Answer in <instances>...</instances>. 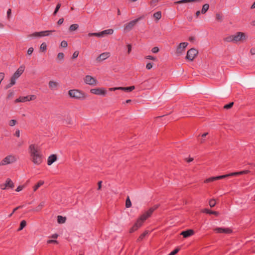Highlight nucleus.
<instances>
[{
  "mask_svg": "<svg viewBox=\"0 0 255 255\" xmlns=\"http://www.w3.org/2000/svg\"><path fill=\"white\" fill-rule=\"evenodd\" d=\"M246 36L245 33L238 32L235 34L230 35L224 38V40L229 42L237 43L239 41L246 39Z\"/></svg>",
  "mask_w": 255,
  "mask_h": 255,
  "instance_id": "obj_1",
  "label": "nucleus"
},
{
  "mask_svg": "<svg viewBox=\"0 0 255 255\" xmlns=\"http://www.w3.org/2000/svg\"><path fill=\"white\" fill-rule=\"evenodd\" d=\"M68 94L70 97L77 100H84L86 98L85 93L77 89L70 90Z\"/></svg>",
  "mask_w": 255,
  "mask_h": 255,
  "instance_id": "obj_2",
  "label": "nucleus"
},
{
  "mask_svg": "<svg viewBox=\"0 0 255 255\" xmlns=\"http://www.w3.org/2000/svg\"><path fill=\"white\" fill-rule=\"evenodd\" d=\"M17 157L15 155H9L4 157L0 162V166H3L15 162Z\"/></svg>",
  "mask_w": 255,
  "mask_h": 255,
  "instance_id": "obj_3",
  "label": "nucleus"
},
{
  "mask_svg": "<svg viewBox=\"0 0 255 255\" xmlns=\"http://www.w3.org/2000/svg\"><path fill=\"white\" fill-rule=\"evenodd\" d=\"M28 151L30 157L41 153L39 147L35 144H31L29 146Z\"/></svg>",
  "mask_w": 255,
  "mask_h": 255,
  "instance_id": "obj_4",
  "label": "nucleus"
},
{
  "mask_svg": "<svg viewBox=\"0 0 255 255\" xmlns=\"http://www.w3.org/2000/svg\"><path fill=\"white\" fill-rule=\"evenodd\" d=\"M198 54V51L197 49L193 48H191L187 52L186 59L192 61Z\"/></svg>",
  "mask_w": 255,
  "mask_h": 255,
  "instance_id": "obj_5",
  "label": "nucleus"
},
{
  "mask_svg": "<svg viewBox=\"0 0 255 255\" xmlns=\"http://www.w3.org/2000/svg\"><path fill=\"white\" fill-rule=\"evenodd\" d=\"M140 19V18L139 17L134 20H131L129 22L125 24L124 26V30L126 32H128L130 31L135 25L137 22Z\"/></svg>",
  "mask_w": 255,
  "mask_h": 255,
  "instance_id": "obj_6",
  "label": "nucleus"
},
{
  "mask_svg": "<svg viewBox=\"0 0 255 255\" xmlns=\"http://www.w3.org/2000/svg\"><path fill=\"white\" fill-rule=\"evenodd\" d=\"M36 96L34 95H28L26 96L19 97L15 100V103L25 102L26 101H33L35 100Z\"/></svg>",
  "mask_w": 255,
  "mask_h": 255,
  "instance_id": "obj_7",
  "label": "nucleus"
},
{
  "mask_svg": "<svg viewBox=\"0 0 255 255\" xmlns=\"http://www.w3.org/2000/svg\"><path fill=\"white\" fill-rule=\"evenodd\" d=\"M159 207L158 205H155L153 207L149 208L146 212L142 214L141 216L143 220H146L148 218L151 216L154 211L157 209Z\"/></svg>",
  "mask_w": 255,
  "mask_h": 255,
  "instance_id": "obj_8",
  "label": "nucleus"
},
{
  "mask_svg": "<svg viewBox=\"0 0 255 255\" xmlns=\"http://www.w3.org/2000/svg\"><path fill=\"white\" fill-rule=\"evenodd\" d=\"M31 161L35 165H40L43 161V155L41 153L30 157Z\"/></svg>",
  "mask_w": 255,
  "mask_h": 255,
  "instance_id": "obj_9",
  "label": "nucleus"
},
{
  "mask_svg": "<svg viewBox=\"0 0 255 255\" xmlns=\"http://www.w3.org/2000/svg\"><path fill=\"white\" fill-rule=\"evenodd\" d=\"M188 42H182L180 43L177 47L176 50V54L177 55L179 56L183 53L185 50L186 47L188 46Z\"/></svg>",
  "mask_w": 255,
  "mask_h": 255,
  "instance_id": "obj_10",
  "label": "nucleus"
},
{
  "mask_svg": "<svg viewBox=\"0 0 255 255\" xmlns=\"http://www.w3.org/2000/svg\"><path fill=\"white\" fill-rule=\"evenodd\" d=\"M84 81L85 83L90 85L94 86L96 85L97 84V79L90 75L86 76L84 79Z\"/></svg>",
  "mask_w": 255,
  "mask_h": 255,
  "instance_id": "obj_11",
  "label": "nucleus"
},
{
  "mask_svg": "<svg viewBox=\"0 0 255 255\" xmlns=\"http://www.w3.org/2000/svg\"><path fill=\"white\" fill-rule=\"evenodd\" d=\"M0 187L2 190H5L7 188L12 189L14 187V184L10 179L7 178L5 183L0 184Z\"/></svg>",
  "mask_w": 255,
  "mask_h": 255,
  "instance_id": "obj_12",
  "label": "nucleus"
},
{
  "mask_svg": "<svg viewBox=\"0 0 255 255\" xmlns=\"http://www.w3.org/2000/svg\"><path fill=\"white\" fill-rule=\"evenodd\" d=\"M214 231L216 233H224L225 234H230L233 233V231L231 229L227 228H223L217 227L214 229Z\"/></svg>",
  "mask_w": 255,
  "mask_h": 255,
  "instance_id": "obj_13",
  "label": "nucleus"
},
{
  "mask_svg": "<svg viewBox=\"0 0 255 255\" xmlns=\"http://www.w3.org/2000/svg\"><path fill=\"white\" fill-rule=\"evenodd\" d=\"M90 92L97 95H105L107 93V91L104 88H99L91 89Z\"/></svg>",
  "mask_w": 255,
  "mask_h": 255,
  "instance_id": "obj_14",
  "label": "nucleus"
},
{
  "mask_svg": "<svg viewBox=\"0 0 255 255\" xmlns=\"http://www.w3.org/2000/svg\"><path fill=\"white\" fill-rule=\"evenodd\" d=\"M54 30H46V31H42L40 32H35L33 33L31 35L32 36L35 37H43L49 35L50 33L55 32Z\"/></svg>",
  "mask_w": 255,
  "mask_h": 255,
  "instance_id": "obj_15",
  "label": "nucleus"
},
{
  "mask_svg": "<svg viewBox=\"0 0 255 255\" xmlns=\"http://www.w3.org/2000/svg\"><path fill=\"white\" fill-rule=\"evenodd\" d=\"M227 177H228V175H227V174L218 176H216V177H211L210 178L206 179L204 181V183H208L209 182H212L215 180H219V179H222L225 178Z\"/></svg>",
  "mask_w": 255,
  "mask_h": 255,
  "instance_id": "obj_16",
  "label": "nucleus"
},
{
  "mask_svg": "<svg viewBox=\"0 0 255 255\" xmlns=\"http://www.w3.org/2000/svg\"><path fill=\"white\" fill-rule=\"evenodd\" d=\"M110 56V53L108 52H104L101 54L96 59L98 62H101L107 59Z\"/></svg>",
  "mask_w": 255,
  "mask_h": 255,
  "instance_id": "obj_17",
  "label": "nucleus"
},
{
  "mask_svg": "<svg viewBox=\"0 0 255 255\" xmlns=\"http://www.w3.org/2000/svg\"><path fill=\"white\" fill-rule=\"evenodd\" d=\"M24 69L25 67L24 66H20L14 72L12 76L17 79L23 73L24 71Z\"/></svg>",
  "mask_w": 255,
  "mask_h": 255,
  "instance_id": "obj_18",
  "label": "nucleus"
},
{
  "mask_svg": "<svg viewBox=\"0 0 255 255\" xmlns=\"http://www.w3.org/2000/svg\"><path fill=\"white\" fill-rule=\"evenodd\" d=\"M195 232L193 230L189 229L186 231H182L180 235H182L184 238H188L194 234Z\"/></svg>",
  "mask_w": 255,
  "mask_h": 255,
  "instance_id": "obj_19",
  "label": "nucleus"
},
{
  "mask_svg": "<svg viewBox=\"0 0 255 255\" xmlns=\"http://www.w3.org/2000/svg\"><path fill=\"white\" fill-rule=\"evenodd\" d=\"M250 172V170H245L241 171L240 172H232V173L227 174V175H228V177H230V176H237V175H242V174H246Z\"/></svg>",
  "mask_w": 255,
  "mask_h": 255,
  "instance_id": "obj_20",
  "label": "nucleus"
},
{
  "mask_svg": "<svg viewBox=\"0 0 255 255\" xmlns=\"http://www.w3.org/2000/svg\"><path fill=\"white\" fill-rule=\"evenodd\" d=\"M57 159V157L56 154L51 155L47 159V164L48 165H51L53 163L56 161Z\"/></svg>",
  "mask_w": 255,
  "mask_h": 255,
  "instance_id": "obj_21",
  "label": "nucleus"
},
{
  "mask_svg": "<svg viewBox=\"0 0 255 255\" xmlns=\"http://www.w3.org/2000/svg\"><path fill=\"white\" fill-rule=\"evenodd\" d=\"M203 212L206 213V214H210V215L213 214L216 216H218L219 215V213L218 212L212 211L208 209H204L203 210Z\"/></svg>",
  "mask_w": 255,
  "mask_h": 255,
  "instance_id": "obj_22",
  "label": "nucleus"
},
{
  "mask_svg": "<svg viewBox=\"0 0 255 255\" xmlns=\"http://www.w3.org/2000/svg\"><path fill=\"white\" fill-rule=\"evenodd\" d=\"M144 221L145 220H143V219L140 216L134 225L137 226V227L139 228L142 226Z\"/></svg>",
  "mask_w": 255,
  "mask_h": 255,
  "instance_id": "obj_23",
  "label": "nucleus"
},
{
  "mask_svg": "<svg viewBox=\"0 0 255 255\" xmlns=\"http://www.w3.org/2000/svg\"><path fill=\"white\" fill-rule=\"evenodd\" d=\"M17 78H15L14 77L12 76L10 79V82L6 85L5 89H7L14 85L15 84V80Z\"/></svg>",
  "mask_w": 255,
  "mask_h": 255,
  "instance_id": "obj_24",
  "label": "nucleus"
},
{
  "mask_svg": "<svg viewBox=\"0 0 255 255\" xmlns=\"http://www.w3.org/2000/svg\"><path fill=\"white\" fill-rule=\"evenodd\" d=\"M135 89V87L134 86L127 87H119L118 89L124 91L125 92H131Z\"/></svg>",
  "mask_w": 255,
  "mask_h": 255,
  "instance_id": "obj_25",
  "label": "nucleus"
},
{
  "mask_svg": "<svg viewBox=\"0 0 255 255\" xmlns=\"http://www.w3.org/2000/svg\"><path fill=\"white\" fill-rule=\"evenodd\" d=\"M48 85L50 89L55 90L57 87L58 83L53 81H50L49 82Z\"/></svg>",
  "mask_w": 255,
  "mask_h": 255,
  "instance_id": "obj_26",
  "label": "nucleus"
},
{
  "mask_svg": "<svg viewBox=\"0 0 255 255\" xmlns=\"http://www.w3.org/2000/svg\"><path fill=\"white\" fill-rule=\"evenodd\" d=\"M200 0H180L175 2L176 4H181L187 2L199 1Z\"/></svg>",
  "mask_w": 255,
  "mask_h": 255,
  "instance_id": "obj_27",
  "label": "nucleus"
},
{
  "mask_svg": "<svg viewBox=\"0 0 255 255\" xmlns=\"http://www.w3.org/2000/svg\"><path fill=\"white\" fill-rule=\"evenodd\" d=\"M44 181L40 180L38 183L33 187V191H36L41 186L44 184Z\"/></svg>",
  "mask_w": 255,
  "mask_h": 255,
  "instance_id": "obj_28",
  "label": "nucleus"
},
{
  "mask_svg": "<svg viewBox=\"0 0 255 255\" xmlns=\"http://www.w3.org/2000/svg\"><path fill=\"white\" fill-rule=\"evenodd\" d=\"M209 8V4L206 3L205 4H204L202 6V8L201 10V13L202 14H205Z\"/></svg>",
  "mask_w": 255,
  "mask_h": 255,
  "instance_id": "obj_29",
  "label": "nucleus"
},
{
  "mask_svg": "<svg viewBox=\"0 0 255 255\" xmlns=\"http://www.w3.org/2000/svg\"><path fill=\"white\" fill-rule=\"evenodd\" d=\"M44 206V202H42L35 208V209L33 211H36V212L40 211L43 208Z\"/></svg>",
  "mask_w": 255,
  "mask_h": 255,
  "instance_id": "obj_30",
  "label": "nucleus"
},
{
  "mask_svg": "<svg viewBox=\"0 0 255 255\" xmlns=\"http://www.w3.org/2000/svg\"><path fill=\"white\" fill-rule=\"evenodd\" d=\"M114 30L112 29H109L107 30H105L101 32L102 36L104 34H112L113 33Z\"/></svg>",
  "mask_w": 255,
  "mask_h": 255,
  "instance_id": "obj_31",
  "label": "nucleus"
},
{
  "mask_svg": "<svg viewBox=\"0 0 255 255\" xmlns=\"http://www.w3.org/2000/svg\"><path fill=\"white\" fill-rule=\"evenodd\" d=\"M78 27L79 25L78 24H73L70 26L69 30L70 31H73L76 30Z\"/></svg>",
  "mask_w": 255,
  "mask_h": 255,
  "instance_id": "obj_32",
  "label": "nucleus"
},
{
  "mask_svg": "<svg viewBox=\"0 0 255 255\" xmlns=\"http://www.w3.org/2000/svg\"><path fill=\"white\" fill-rule=\"evenodd\" d=\"M148 234V232L147 231H144L142 234H141L138 238L137 239V241L140 242L143 239V238Z\"/></svg>",
  "mask_w": 255,
  "mask_h": 255,
  "instance_id": "obj_33",
  "label": "nucleus"
},
{
  "mask_svg": "<svg viewBox=\"0 0 255 255\" xmlns=\"http://www.w3.org/2000/svg\"><path fill=\"white\" fill-rule=\"evenodd\" d=\"M26 225V222L25 220H22L20 223V226L17 231H20L22 230Z\"/></svg>",
  "mask_w": 255,
  "mask_h": 255,
  "instance_id": "obj_34",
  "label": "nucleus"
},
{
  "mask_svg": "<svg viewBox=\"0 0 255 255\" xmlns=\"http://www.w3.org/2000/svg\"><path fill=\"white\" fill-rule=\"evenodd\" d=\"M57 221H58V223H60V224L64 223L66 221V218L62 217L61 216H58Z\"/></svg>",
  "mask_w": 255,
  "mask_h": 255,
  "instance_id": "obj_35",
  "label": "nucleus"
},
{
  "mask_svg": "<svg viewBox=\"0 0 255 255\" xmlns=\"http://www.w3.org/2000/svg\"><path fill=\"white\" fill-rule=\"evenodd\" d=\"M153 17L157 20L160 19L161 17V12L159 11L155 12L153 14Z\"/></svg>",
  "mask_w": 255,
  "mask_h": 255,
  "instance_id": "obj_36",
  "label": "nucleus"
},
{
  "mask_svg": "<svg viewBox=\"0 0 255 255\" xmlns=\"http://www.w3.org/2000/svg\"><path fill=\"white\" fill-rule=\"evenodd\" d=\"M131 206V203L130 200L129 196H128L126 201V207L127 208H130Z\"/></svg>",
  "mask_w": 255,
  "mask_h": 255,
  "instance_id": "obj_37",
  "label": "nucleus"
},
{
  "mask_svg": "<svg viewBox=\"0 0 255 255\" xmlns=\"http://www.w3.org/2000/svg\"><path fill=\"white\" fill-rule=\"evenodd\" d=\"M88 36L89 37H91V36H102V34L101 33V32H98V33H97V32H95V33H89L88 34Z\"/></svg>",
  "mask_w": 255,
  "mask_h": 255,
  "instance_id": "obj_38",
  "label": "nucleus"
},
{
  "mask_svg": "<svg viewBox=\"0 0 255 255\" xmlns=\"http://www.w3.org/2000/svg\"><path fill=\"white\" fill-rule=\"evenodd\" d=\"M40 49L42 51H45L47 49V45L46 43L43 42L40 47Z\"/></svg>",
  "mask_w": 255,
  "mask_h": 255,
  "instance_id": "obj_39",
  "label": "nucleus"
},
{
  "mask_svg": "<svg viewBox=\"0 0 255 255\" xmlns=\"http://www.w3.org/2000/svg\"><path fill=\"white\" fill-rule=\"evenodd\" d=\"M139 228L137 227V226L133 225V226L130 229L129 233H132L137 230Z\"/></svg>",
  "mask_w": 255,
  "mask_h": 255,
  "instance_id": "obj_40",
  "label": "nucleus"
},
{
  "mask_svg": "<svg viewBox=\"0 0 255 255\" xmlns=\"http://www.w3.org/2000/svg\"><path fill=\"white\" fill-rule=\"evenodd\" d=\"M64 58V54L62 52H60L58 54L57 58L59 60H63Z\"/></svg>",
  "mask_w": 255,
  "mask_h": 255,
  "instance_id": "obj_41",
  "label": "nucleus"
},
{
  "mask_svg": "<svg viewBox=\"0 0 255 255\" xmlns=\"http://www.w3.org/2000/svg\"><path fill=\"white\" fill-rule=\"evenodd\" d=\"M158 2V0H151L150 2V6L153 7L156 6Z\"/></svg>",
  "mask_w": 255,
  "mask_h": 255,
  "instance_id": "obj_42",
  "label": "nucleus"
},
{
  "mask_svg": "<svg viewBox=\"0 0 255 255\" xmlns=\"http://www.w3.org/2000/svg\"><path fill=\"white\" fill-rule=\"evenodd\" d=\"M233 105H234V102H231L228 104L225 105L224 106V108L225 109H231L233 106Z\"/></svg>",
  "mask_w": 255,
  "mask_h": 255,
  "instance_id": "obj_43",
  "label": "nucleus"
},
{
  "mask_svg": "<svg viewBox=\"0 0 255 255\" xmlns=\"http://www.w3.org/2000/svg\"><path fill=\"white\" fill-rule=\"evenodd\" d=\"M210 206L212 208L216 205V201L214 199H211L209 202Z\"/></svg>",
  "mask_w": 255,
  "mask_h": 255,
  "instance_id": "obj_44",
  "label": "nucleus"
},
{
  "mask_svg": "<svg viewBox=\"0 0 255 255\" xmlns=\"http://www.w3.org/2000/svg\"><path fill=\"white\" fill-rule=\"evenodd\" d=\"M60 6H61V3H58L57 4L56 8H55V10H54V11L53 12V15H55L57 13V12L59 10Z\"/></svg>",
  "mask_w": 255,
  "mask_h": 255,
  "instance_id": "obj_45",
  "label": "nucleus"
},
{
  "mask_svg": "<svg viewBox=\"0 0 255 255\" xmlns=\"http://www.w3.org/2000/svg\"><path fill=\"white\" fill-rule=\"evenodd\" d=\"M13 96H14V92L12 91H9L6 98L7 99H10L12 98L13 97Z\"/></svg>",
  "mask_w": 255,
  "mask_h": 255,
  "instance_id": "obj_46",
  "label": "nucleus"
},
{
  "mask_svg": "<svg viewBox=\"0 0 255 255\" xmlns=\"http://www.w3.org/2000/svg\"><path fill=\"white\" fill-rule=\"evenodd\" d=\"M61 46L62 47H64V48H65V47H67V46H68V43H67V42L65 40H63L61 42V44H60Z\"/></svg>",
  "mask_w": 255,
  "mask_h": 255,
  "instance_id": "obj_47",
  "label": "nucleus"
},
{
  "mask_svg": "<svg viewBox=\"0 0 255 255\" xmlns=\"http://www.w3.org/2000/svg\"><path fill=\"white\" fill-rule=\"evenodd\" d=\"M145 58L146 59H149V60H154V61L157 60V58L155 57L151 56V55L146 56L145 57Z\"/></svg>",
  "mask_w": 255,
  "mask_h": 255,
  "instance_id": "obj_48",
  "label": "nucleus"
},
{
  "mask_svg": "<svg viewBox=\"0 0 255 255\" xmlns=\"http://www.w3.org/2000/svg\"><path fill=\"white\" fill-rule=\"evenodd\" d=\"M179 251V249L178 248L175 249L173 251H172L170 254L168 255H175Z\"/></svg>",
  "mask_w": 255,
  "mask_h": 255,
  "instance_id": "obj_49",
  "label": "nucleus"
},
{
  "mask_svg": "<svg viewBox=\"0 0 255 255\" xmlns=\"http://www.w3.org/2000/svg\"><path fill=\"white\" fill-rule=\"evenodd\" d=\"M208 134V132H205L202 135V138L200 140V143H202L205 142V139H204V138H205V137L206 136V135Z\"/></svg>",
  "mask_w": 255,
  "mask_h": 255,
  "instance_id": "obj_50",
  "label": "nucleus"
},
{
  "mask_svg": "<svg viewBox=\"0 0 255 255\" xmlns=\"http://www.w3.org/2000/svg\"><path fill=\"white\" fill-rule=\"evenodd\" d=\"M151 51L153 53H156L159 51V48L157 47H154L152 48Z\"/></svg>",
  "mask_w": 255,
  "mask_h": 255,
  "instance_id": "obj_51",
  "label": "nucleus"
},
{
  "mask_svg": "<svg viewBox=\"0 0 255 255\" xmlns=\"http://www.w3.org/2000/svg\"><path fill=\"white\" fill-rule=\"evenodd\" d=\"M16 123V120H11L10 121H9V125L11 127H12L13 126H14L15 125Z\"/></svg>",
  "mask_w": 255,
  "mask_h": 255,
  "instance_id": "obj_52",
  "label": "nucleus"
},
{
  "mask_svg": "<svg viewBox=\"0 0 255 255\" xmlns=\"http://www.w3.org/2000/svg\"><path fill=\"white\" fill-rule=\"evenodd\" d=\"M78 55H79V52L78 51H75L74 52V53L73 54L72 58V59L76 58L78 56Z\"/></svg>",
  "mask_w": 255,
  "mask_h": 255,
  "instance_id": "obj_53",
  "label": "nucleus"
},
{
  "mask_svg": "<svg viewBox=\"0 0 255 255\" xmlns=\"http://www.w3.org/2000/svg\"><path fill=\"white\" fill-rule=\"evenodd\" d=\"M33 47H30L28 48V50H27V53L28 55H31L33 52Z\"/></svg>",
  "mask_w": 255,
  "mask_h": 255,
  "instance_id": "obj_54",
  "label": "nucleus"
},
{
  "mask_svg": "<svg viewBox=\"0 0 255 255\" xmlns=\"http://www.w3.org/2000/svg\"><path fill=\"white\" fill-rule=\"evenodd\" d=\"M216 18L217 20H221L222 19V15L220 13H217L216 15Z\"/></svg>",
  "mask_w": 255,
  "mask_h": 255,
  "instance_id": "obj_55",
  "label": "nucleus"
},
{
  "mask_svg": "<svg viewBox=\"0 0 255 255\" xmlns=\"http://www.w3.org/2000/svg\"><path fill=\"white\" fill-rule=\"evenodd\" d=\"M21 207V206H18L17 207H16L15 208H14L12 213L8 216L9 217H11V216L13 215V214L18 209L20 208Z\"/></svg>",
  "mask_w": 255,
  "mask_h": 255,
  "instance_id": "obj_56",
  "label": "nucleus"
},
{
  "mask_svg": "<svg viewBox=\"0 0 255 255\" xmlns=\"http://www.w3.org/2000/svg\"><path fill=\"white\" fill-rule=\"evenodd\" d=\"M24 188V186L23 185H20V186H18L17 188L16 189L15 191H17V192H19L20 191H21Z\"/></svg>",
  "mask_w": 255,
  "mask_h": 255,
  "instance_id": "obj_57",
  "label": "nucleus"
},
{
  "mask_svg": "<svg viewBox=\"0 0 255 255\" xmlns=\"http://www.w3.org/2000/svg\"><path fill=\"white\" fill-rule=\"evenodd\" d=\"M127 47H128V53L129 54L131 51V48H132L131 45L130 44H128Z\"/></svg>",
  "mask_w": 255,
  "mask_h": 255,
  "instance_id": "obj_58",
  "label": "nucleus"
},
{
  "mask_svg": "<svg viewBox=\"0 0 255 255\" xmlns=\"http://www.w3.org/2000/svg\"><path fill=\"white\" fill-rule=\"evenodd\" d=\"M47 244H52V243H55L58 244V242L56 240H49L47 242Z\"/></svg>",
  "mask_w": 255,
  "mask_h": 255,
  "instance_id": "obj_59",
  "label": "nucleus"
},
{
  "mask_svg": "<svg viewBox=\"0 0 255 255\" xmlns=\"http://www.w3.org/2000/svg\"><path fill=\"white\" fill-rule=\"evenodd\" d=\"M152 67V64L151 63H148L146 65V68L148 70L151 69Z\"/></svg>",
  "mask_w": 255,
  "mask_h": 255,
  "instance_id": "obj_60",
  "label": "nucleus"
},
{
  "mask_svg": "<svg viewBox=\"0 0 255 255\" xmlns=\"http://www.w3.org/2000/svg\"><path fill=\"white\" fill-rule=\"evenodd\" d=\"M11 9L10 8L8 9V10L7 11V18L8 19L9 18L10 15L11 14Z\"/></svg>",
  "mask_w": 255,
  "mask_h": 255,
  "instance_id": "obj_61",
  "label": "nucleus"
},
{
  "mask_svg": "<svg viewBox=\"0 0 255 255\" xmlns=\"http://www.w3.org/2000/svg\"><path fill=\"white\" fill-rule=\"evenodd\" d=\"M188 39L190 42H193L195 40L196 38L194 36H190L189 37Z\"/></svg>",
  "mask_w": 255,
  "mask_h": 255,
  "instance_id": "obj_62",
  "label": "nucleus"
},
{
  "mask_svg": "<svg viewBox=\"0 0 255 255\" xmlns=\"http://www.w3.org/2000/svg\"><path fill=\"white\" fill-rule=\"evenodd\" d=\"M63 21H64V19L63 18H61L58 20L57 23L58 25H61V24L63 23Z\"/></svg>",
  "mask_w": 255,
  "mask_h": 255,
  "instance_id": "obj_63",
  "label": "nucleus"
},
{
  "mask_svg": "<svg viewBox=\"0 0 255 255\" xmlns=\"http://www.w3.org/2000/svg\"><path fill=\"white\" fill-rule=\"evenodd\" d=\"M15 135L19 137L20 136V131L19 130H17L16 131H15Z\"/></svg>",
  "mask_w": 255,
  "mask_h": 255,
  "instance_id": "obj_64",
  "label": "nucleus"
}]
</instances>
